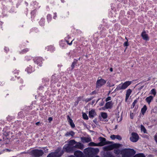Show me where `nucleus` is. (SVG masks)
I'll return each mask as SVG.
<instances>
[{"label":"nucleus","mask_w":157,"mask_h":157,"mask_svg":"<svg viewBox=\"0 0 157 157\" xmlns=\"http://www.w3.org/2000/svg\"><path fill=\"white\" fill-rule=\"evenodd\" d=\"M99 151L98 148H88L84 150V152L88 157H93L94 155Z\"/></svg>","instance_id":"nucleus-1"},{"label":"nucleus","mask_w":157,"mask_h":157,"mask_svg":"<svg viewBox=\"0 0 157 157\" xmlns=\"http://www.w3.org/2000/svg\"><path fill=\"white\" fill-rule=\"evenodd\" d=\"M76 142L74 140H71L68 142V146L64 147V149L67 152H71L75 150V147L73 146L76 144Z\"/></svg>","instance_id":"nucleus-2"},{"label":"nucleus","mask_w":157,"mask_h":157,"mask_svg":"<svg viewBox=\"0 0 157 157\" xmlns=\"http://www.w3.org/2000/svg\"><path fill=\"white\" fill-rule=\"evenodd\" d=\"M135 153L136 151L132 149H124L122 157H131Z\"/></svg>","instance_id":"nucleus-3"},{"label":"nucleus","mask_w":157,"mask_h":157,"mask_svg":"<svg viewBox=\"0 0 157 157\" xmlns=\"http://www.w3.org/2000/svg\"><path fill=\"white\" fill-rule=\"evenodd\" d=\"M62 151L60 148L57 149L55 152H51L49 154L47 157H60L62 154Z\"/></svg>","instance_id":"nucleus-4"},{"label":"nucleus","mask_w":157,"mask_h":157,"mask_svg":"<svg viewBox=\"0 0 157 157\" xmlns=\"http://www.w3.org/2000/svg\"><path fill=\"white\" fill-rule=\"evenodd\" d=\"M121 145L118 144H114L111 145L104 147V149L105 151L111 150L115 148H117L121 146Z\"/></svg>","instance_id":"nucleus-5"},{"label":"nucleus","mask_w":157,"mask_h":157,"mask_svg":"<svg viewBox=\"0 0 157 157\" xmlns=\"http://www.w3.org/2000/svg\"><path fill=\"white\" fill-rule=\"evenodd\" d=\"M43 154V152L42 150L37 149L33 150L31 152V155L35 157H40Z\"/></svg>","instance_id":"nucleus-6"},{"label":"nucleus","mask_w":157,"mask_h":157,"mask_svg":"<svg viewBox=\"0 0 157 157\" xmlns=\"http://www.w3.org/2000/svg\"><path fill=\"white\" fill-rule=\"evenodd\" d=\"M131 83V81H128L122 84L121 86L119 85L117 86L115 89V90H119L125 89L128 86L130 85Z\"/></svg>","instance_id":"nucleus-7"},{"label":"nucleus","mask_w":157,"mask_h":157,"mask_svg":"<svg viewBox=\"0 0 157 157\" xmlns=\"http://www.w3.org/2000/svg\"><path fill=\"white\" fill-rule=\"evenodd\" d=\"M98 139L100 141V142L97 144V145L98 146H102L105 144H109L111 143V142L106 141L105 139L102 137H99Z\"/></svg>","instance_id":"nucleus-8"},{"label":"nucleus","mask_w":157,"mask_h":157,"mask_svg":"<svg viewBox=\"0 0 157 157\" xmlns=\"http://www.w3.org/2000/svg\"><path fill=\"white\" fill-rule=\"evenodd\" d=\"M106 83V81L103 79H101L97 80L96 83V87L98 88L101 87L105 84Z\"/></svg>","instance_id":"nucleus-9"},{"label":"nucleus","mask_w":157,"mask_h":157,"mask_svg":"<svg viewBox=\"0 0 157 157\" xmlns=\"http://www.w3.org/2000/svg\"><path fill=\"white\" fill-rule=\"evenodd\" d=\"M139 139V136L136 133L133 132L132 133V136L130 138L131 141L133 142H136Z\"/></svg>","instance_id":"nucleus-10"},{"label":"nucleus","mask_w":157,"mask_h":157,"mask_svg":"<svg viewBox=\"0 0 157 157\" xmlns=\"http://www.w3.org/2000/svg\"><path fill=\"white\" fill-rule=\"evenodd\" d=\"M141 36L144 40L145 41H147L149 40V36L148 34L146 33L145 31H143L141 33Z\"/></svg>","instance_id":"nucleus-11"},{"label":"nucleus","mask_w":157,"mask_h":157,"mask_svg":"<svg viewBox=\"0 0 157 157\" xmlns=\"http://www.w3.org/2000/svg\"><path fill=\"white\" fill-rule=\"evenodd\" d=\"M96 115L95 110L92 109L89 112V116L90 118H93Z\"/></svg>","instance_id":"nucleus-12"},{"label":"nucleus","mask_w":157,"mask_h":157,"mask_svg":"<svg viewBox=\"0 0 157 157\" xmlns=\"http://www.w3.org/2000/svg\"><path fill=\"white\" fill-rule=\"evenodd\" d=\"M74 154L75 155V156H71L70 157H84L82 153L79 151H75Z\"/></svg>","instance_id":"nucleus-13"},{"label":"nucleus","mask_w":157,"mask_h":157,"mask_svg":"<svg viewBox=\"0 0 157 157\" xmlns=\"http://www.w3.org/2000/svg\"><path fill=\"white\" fill-rule=\"evenodd\" d=\"M81 139L83 143H88L91 140V138L90 137H82Z\"/></svg>","instance_id":"nucleus-14"},{"label":"nucleus","mask_w":157,"mask_h":157,"mask_svg":"<svg viewBox=\"0 0 157 157\" xmlns=\"http://www.w3.org/2000/svg\"><path fill=\"white\" fill-rule=\"evenodd\" d=\"M114 153L118 155H121L122 157L123 153V149L120 150L118 149H116L114 150Z\"/></svg>","instance_id":"nucleus-15"},{"label":"nucleus","mask_w":157,"mask_h":157,"mask_svg":"<svg viewBox=\"0 0 157 157\" xmlns=\"http://www.w3.org/2000/svg\"><path fill=\"white\" fill-rule=\"evenodd\" d=\"M74 147L75 148H76L80 149H82L83 148V146L82 144L77 142H76V144H75V145L74 146Z\"/></svg>","instance_id":"nucleus-16"},{"label":"nucleus","mask_w":157,"mask_h":157,"mask_svg":"<svg viewBox=\"0 0 157 157\" xmlns=\"http://www.w3.org/2000/svg\"><path fill=\"white\" fill-rule=\"evenodd\" d=\"M113 104V103L112 101L107 102L106 103L105 105V107L106 109L110 108L112 107Z\"/></svg>","instance_id":"nucleus-17"},{"label":"nucleus","mask_w":157,"mask_h":157,"mask_svg":"<svg viewBox=\"0 0 157 157\" xmlns=\"http://www.w3.org/2000/svg\"><path fill=\"white\" fill-rule=\"evenodd\" d=\"M132 91V90L130 89H128L127 90L125 97V101H127V100H128L129 96L130 95Z\"/></svg>","instance_id":"nucleus-18"},{"label":"nucleus","mask_w":157,"mask_h":157,"mask_svg":"<svg viewBox=\"0 0 157 157\" xmlns=\"http://www.w3.org/2000/svg\"><path fill=\"white\" fill-rule=\"evenodd\" d=\"M68 117L69 119L68 122L69 123L71 126L72 128H74L75 127V125L73 122L72 120L70 118L69 116H68Z\"/></svg>","instance_id":"nucleus-19"},{"label":"nucleus","mask_w":157,"mask_h":157,"mask_svg":"<svg viewBox=\"0 0 157 157\" xmlns=\"http://www.w3.org/2000/svg\"><path fill=\"white\" fill-rule=\"evenodd\" d=\"M152 96H150L149 97H147L146 99V100L147 102H148L149 104H150V102H151V100L153 99Z\"/></svg>","instance_id":"nucleus-20"},{"label":"nucleus","mask_w":157,"mask_h":157,"mask_svg":"<svg viewBox=\"0 0 157 157\" xmlns=\"http://www.w3.org/2000/svg\"><path fill=\"white\" fill-rule=\"evenodd\" d=\"M75 134V133L72 131H70L69 132H67L66 134H65V136H68L69 135H71L72 136H73Z\"/></svg>","instance_id":"nucleus-21"},{"label":"nucleus","mask_w":157,"mask_h":157,"mask_svg":"<svg viewBox=\"0 0 157 157\" xmlns=\"http://www.w3.org/2000/svg\"><path fill=\"white\" fill-rule=\"evenodd\" d=\"M133 157H145V156L143 154L141 153L136 154Z\"/></svg>","instance_id":"nucleus-22"},{"label":"nucleus","mask_w":157,"mask_h":157,"mask_svg":"<svg viewBox=\"0 0 157 157\" xmlns=\"http://www.w3.org/2000/svg\"><path fill=\"white\" fill-rule=\"evenodd\" d=\"M147 109V108L146 105H144L143 108L141 109V112L143 114H144V113H145Z\"/></svg>","instance_id":"nucleus-23"},{"label":"nucleus","mask_w":157,"mask_h":157,"mask_svg":"<svg viewBox=\"0 0 157 157\" xmlns=\"http://www.w3.org/2000/svg\"><path fill=\"white\" fill-rule=\"evenodd\" d=\"M82 117L85 120H88V117L87 115L85 113H83L82 114Z\"/></svg>","instance_id":"nucleus-24"},{"label":"nucleus","mask_w":157,"mask_h":157,"mask_svg":"<svg viewBox=\"0 0 157 157\" xmlns=\"http://www.w3.org/2000/svg\"><path fill=\"white\" fill-rule=\"evenodd\" d=\"M141 129L142 131H143L144 133H146V130L145 127L143 125L141 126Z\"/></svg>","instance_id":"nucleus-25"},{"label":"nucleus","mask_w":157,"mask_h":157,"mask_svg":"<svg viewBox=\"0 0 157 157\" xmlns=\"http://www.w3.org/2000/svg\"><path fill=\"white\" fill-rule=\"evenodd\" d=\"M97 145V144H95L93 142H90L89 144V145L90 146H98Z\"/></svg>","instance_id":"nucleus-26"},{"label":"nucleus","mask_w":157,"mask_h":157,"mask_svg":"<svg viewBox=\"0 0 157 157\" xmlns=\"http://www.w3.org/2000/svg\"><path fill=\"white\" fill-rule=\"evenodd\" d=\"M102 117L104 118L105 119L107 117V114L105 113H102L101 114Z\"/></svg>","instance_id":"nucleus-27"},{"label":"nucleus","mask_w":157,"mask_h":157,"mask_svg":"<svg viewBox=\"0 0 157 157\" xmlns=\"http://www.w3.org/2000/svg\"><path fill=\"white\" fill-rule=\"evenodd\" d=\"M151 93L154 95V96L156 94V91L154 89H152L151 90Z\"/></svg>","instance_id":"nucleus-28"},{"label":"nucleus","mask_w":157,"mask_h":157,"mask_svg":"<svg viewBox=\"0 0 157 157\" xmlns=\"http://www.w3.org/2000/svg\"><path fill=\"white\" fill-rule=\"evenodd\" d=\"M116 138L118 140H121L122 139L121 137L119 135H115Z\"/></svg>","instance_id":"nucleus-29"},{"label":"nucleus","mask_w":157,"mask_h":157,"mask_svg":"<svg viewBox=\"0 0 157 157\" xmlns=\"http://www.w3.org/2000/svg\"><path fill=\"white\" fill-rule=\"evenodd\" d=\"M125 39L127 40V41L124 42V46H128V40L126 37H125Z\"/></svg>","instance_id":"nucleus-30"},{"label":"nucleus","mask_w":157,"mask_h":157,"mask_svg":"<svg viewBox=\"0 0 157 157\" xmlns=\"http://www.w3.org/2000/svg\"><path fill=\"white\" fill-rule=\"evenodd\" d=\"M110 138L113 140H114L116 138L115 135H112L110 136Z\"/></svg>","instance_id":"nucleus-31"},{"label":"nucleus","mask_w":157,"mask_h":157,"mask_svg":"<svg viewBox=\"0 0 157 157\" xmlns=\"http://www.w3.org/2000/svg\"><path fill=\"white\" fill-rule=\"evenodd\" d=\"M130 118L132 119H133V117H134V114H133V113H131L130 114Z\"/></svg>","instance_id":"nucleus-32"},{"label":"nucleus","mask_w":157,"mask_h":157,"mask_svg":"<svg viewBox=\"0 0 157 157\" xmlns=\"http://www.w3.org/2000/svg\"><path fill=\"white\" fill-rule=\"evenodd\" d=\"M111 100V97H107L105 99L106 101H108L110 100Z\"/></svg>","instance_id":"nucleus-33"},{"label":"nucleus","mask_w":157,"mask_h":157,"mask_svg":"<svg viewBox=\"0 0 157 157\" xmlns=\"http://www.w3.org/2000/svg\"><path fill=\"white\" fill-rule=\"evenodd\" d=\"M75 64V62H74L72 63V65H71V67H72V69L74 68Z\"/></svg>","instance_id":"nucleus-34"},{"label":"nucleus","mask_w":157,"mask_h":157,"mask_svg":"<svg viewBox=\"0 0 157 157\" xmlns=\"http://www.w3.org/2000/svg\"><path fill=\"white\" fill-rule=\"evenodd\" d=\"M137 100H135L134 102H133V106H135V104L137 102Z\"/></svg>","instance_id":"nucleus-35"},{"label":"nucleus","mask_w":157,"mask_h":157,"mask_svg":"<svg viewBox=\"0 0 157 157\" xmlns=\"http://www.w3.org/2000/svg\"><path fill=\"white\" fill-rule=\"evenodd\" d=\"M52 120V118L51 117H50L48 119V120L49 121V122H50Z\"/></svg>","instance_id":"nucleus-36"},{"label":"nucleus","mask_w":157,"mask_h":157,"mask_svg":"<svg viewBox=\"0 0 157 157\" xmlns=\"http://www.w3.org/2000/svg\"><path fill=\"white\" fill-rule=\"evenodd\" d=\"M107 84H108V86H114V84H112V85H111L110 84V83L109 82H108L107 83Z\"/></svg>","instance_id":"nucleus-37"},{"label":"nucleus","mask_w":157,"mask_h":157,"mask_svg":"<svg viewBox=\"0 0 157 157\" xmlns=\"http://www.w3.org/2000/svg\"><path fill=\"white\" fill-rule=\"evenodd\" d=\"M155 141L157 142V135L155 136Z\"/></svg>","instance_id":"nucleus-38"},{"label":"nucleus","mask_w":157,"mask_h":157,"mask_svg":"<svg viewBox=\"0 0 157 157\" xmlns=\"http://www.w3.org/2000/svg\"><path fill=\"white\" fill-rule=\"evenodd\" d=\"M95 101H92L91 104L93 105Z\"/></svg>","instance_id":"nucleus-39"},{"label":"nucleus","mask_w":157,"mask_h":157,"mask_svg":"<svg viewBox=\"0 0 157 157\" xmlns=\"http://www.w3.org/2000/svg\"><path fill=\"white\" fill-rule=\"evenodd\" d=\"M40 124V122H37L36 123V124L37 125H38L39 124Z\"/></svg>","instance_id":"nucleus-40"},{"label":"nucleus","mask_w":157,"mask_h":157,"mask_svg":"<svg viewBox=\"0 0 157 157\" xmlns=\"http://www.w3.org/2000/svg\"><path fill=\"white\" fill-rule=\"evenodd\" d=\"M110 71L112 72L113 71V69L112 68H110Z\"/></svg>","instance_id":"nucleus-41"},{"label":"nucleus","mask_w":157,"mask_h":157,"mask_svg":"<svg viewBox=\"0 0 157 157\" xmlns=\"http://www.w3.org/2000/svg\"><path fill=\"white\" fill-rule=\"evenodd\" d=\"M72 41L71 42V43H70V44H70V45L71 44H72Z\"/></svg>","instance_id":"nucleus-42"},{"label":"nucleus","mask_w":157,"mask_h":157,"mask_svg":"<svg viewBox=\"0 0 157 157\" xmlns=\"http://www.w3.org/2000/svg\"><path fill=\"white\" fill-rule=\"evenodd\" d=\"M95 157H99L98 156H96Z\"/></svg>","instance_id":"nucleus-43"},{"label":"nucleus","mask_w":157,"mask_h":157,"mask_svg":"<svg viewBox=\"0 0 157 157\" xmlns=\"http://www.w3.org/2000/svg\"><path fill=\"white\" fill-rule=\"evenodd\" d=\"M110 157H113V156L111 155V156H110Z\"/></svg>","instance_id":"nucleus-44"}]
</instances>
